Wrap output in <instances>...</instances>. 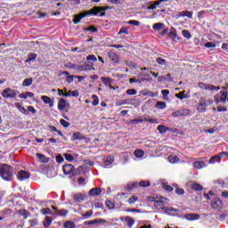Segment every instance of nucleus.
<instances>
[{
  "mask_svg": "<svg viewBox=\"0 0 228 228\" xmlns=\"http://www.w3.org/2000/svg\"><path fill=\"white\" fill-rule=\"evenodd\" d=\"M0 175L4 181H12V177H13V169L8 165H4L3 167H0Z\"/></svg>",
  "mask_w": 228,
  "mask_h": 228,
  "instance_id": "1",
  "label": "nucleus"
},
{
  "mask_svg": "<svg viewBox=\"0 0 228 228\" xmlns=\"http://www.w3.org/2000/svg\"><path fill=\"white\" fill-rule=\"evenodd\" d=\"M17 94H19V92H17L16 90L7 87L3 91L2 95L3 97H4V99H13L17 97Z\"/></svg>",
  "mask_w": 228,
  "mask_h": 228,
  "instance_id": "2",
  "label": "nucleus"
},
{
  "mask_svg": "<svg viewBox=\"0 0 228 228\" xmlns=\"http://www.w3.org/2000/svg\"><path fill=\"white\" fill-rule=\"evenodd\" d=\"M105 10H110V7L94 6L93 9H91V13L92 15H97L98 13H101L100 17H104L106 15V12H104Z\"/></svg>",
  "mask_w": 228,
  "mask_h": 228,
  "instance_id": "3",
  "label": "nucleus"
},
{
  "mask_svg": "<svg viewBox=\"0 0 228 228\" xmlns=\"http://www.w3.org/2000/svg\"><path fill=\"white\" fill-rule=\"evenodd\" d=\"M92 11H86L85 12H81L79 14H77L74 16L73 22L74 24H78V22H81V19H85L86 15H92Z\"/></svg>",
  "mask_w": 228,
  "mask_h": 228,
  "instance_id": "4",
  "label": "nucleus"
},
{
  "mask_svg": "<svg viewBox=\"0 0 228 228\" xmlns=\"http://www.w3.org/2000/svg\"><path fill=\"white\" fill-rule=\"evenodd\" d=\"M199 88H201V90H207V91H211V90H220V86H215L213 85H208L202 82H200L198 84Z\"/></svg>",
  "mask_w": 228,
  "mask_h": 228,
  "instance_id": "5",
  "label": "nucleus"
},
{
  "mask_svg": "<svg viewBox=\"0 0 228 228\" xmlns=\"http://www.w3.org/2000/svg\"><path fill=\"white\" fill-rule=\"evenodd\" d=\"M191 111L188 109L182 110H175L172 113V117H188Z\"/></svg>",
  "mask_w": 228,
  "mask_h": 228,
  "instance_id": "6",
  "label": "nucleus"
},
{
  "mask_svg": "<svg viewBox=\"0 0 228 228\" xmlns=\"http://www.w3.org/2000/svg\"><path fill=\"white\" fill-rule=\"evenodd\" d=\"M74 202H83V200H86V194L77 192L73 195Z\"/></svg>",
  "mask_w": 228,
  "mask_h": 228,
  "instance_id": "7",
  "label": "nucleus"
},
{
  "mask_svg": "<svg viewBox=\"0 0 228 228\" xmlns=\"http://www.w3.org/2000/svg\"><path fill=\"white\" fill-rule=\"evenodd\" d=\"M17 178L19 179V181H26V179H29V173L21 170L18 173Z\"/></svg>",
  "mask_w": 228,
  "mask_h": 228,
  "instance_id": "8",
  "label": "nucleus"
},
{
  "mask_svg": "<svg viewBox=\"0 0 228 228\" xmlns=\"http://www.w3.org/2000/svg\"><path fill=\"white\" fill-rule=\"evenodd\" d=\"M211 206L213 209H222V206H224V203L221 201L220 199H216L211 202Z\"/></svg>",
  "mask_w": 228,
  "mask_h": 228,
  "instance_id": "9",
  "label": "nucleus"
},
{
  "mask_svg": "<svg viewBox=\"0 0 228 228\" xmlns=\"http://www.w3.org/2000/svg\"><path fill=\"white\" fill-rule=\"evenodd\" d=\"M62 170L66 175H69V174L74 172V166L72 164L64 165Z\"/></svg>",
  "mask_w": 228,
  "mask_h": 228,
  "instance_id": "10",
  "label": "nucleus"
},
{
  "mask_svg": "<svg viewBox=\"0 0 228 228\" xmlns=\"http://www.w3.org/2000/svg\"><path fill=\"white\" fill-rule=\"evenodd\" d=\"M162 211L167 215H175L176 213H179V209H175L172 207H164L162 208Z\"/></svg>",
  "mask_w": 228,
  "mask_h": 228,
  "instance_id": "11",
  "label": "nucleus"
},
{
  "mask_svg": "<svg viewBox=\"0 0 228 228\" xmlns=\"http://www.w3.org/2000/svg\"><path fill=\"white\" fill-rule=\"evenodd\" d=\"M94 224H106V219H94L93 221L85 222V225H94Z\"/></svg>",
  "mask_w": 228,
  "mask_h": 228,
  "instance_id": "12",
  "label": "nucleus"
},
{
  "mask_svg": "<svg viewBox=\"0 0 228 228\" xmlns=\"http://www.w3.org/2000/svg\"><path fill=\"white\" fill-rule=\"evenodd\" d=\"M102 190L100 187L93 188L89 191V195L91 197H97V195H101Z\"/></svg>",
  "mask_w": 228,
  "mask_h": 228,
  "instance_id": "13",
  "label": "nucleus"
},
{
  "mask_svg": "<svg viewBox=\"0 0 228 228\" xmlns=\"http://www.w3.org/2000/svg\"><path fill=\"white\" fill-rule=\"evenodd\" d=\"M108 56L113 63H118V55L115 52H109Z\"/></svg>",
  "mask_w": 228,
  "mask_h": 228,
  "instance_id": "14",
  "label": "nucleus"
},
{
  "mask_svg": "<svg viewBox=\"0 0 228 228\" xmlns=\"http://www.w3.org/2000/svg\"><path fill=\"white\" fill-rule=\"evenodd\" d=\"M183 218H186V220H199V218H200V215H199V214H186V215H183Z\"/></svg>",
  "mask_w": 228,
  "mask_h": 228,
  "instance_id": "15",
  "label": "nucleus"
},
{
  "mask_svg": "<svg viewBox=\"0 0 228 228\" xmlns=\"http://www.w3.org/2000/svg\"><path fill=\"white\" fill-rule=\"evenodd\" d=\"M66 107H67V101H65V99L63 98H61L58 102V110L60 111H62V110H65Z\"/></svg>",
  "mask_w": 228,
  "mask_h": 228,
  "instance_id": "16",
  "label": "nucleus"
},
{
  "mask_svg": "<svg viewBox=\"0 0 228 228\" xmlns=\"http://www.w3.org/2000/svg\"><path fill=\"white\" fill-rule=\"evenodd\" d=\"M41 99L45 104H49L50 108L54 106V102H53L49 96H42Z\"/></svg>",
  "mask_w": 228,
  "mask_h": 228,
  "instance_id": "17",
  "label": "nucleus"
},
{
  "mask_svg": "<svg viewBox=\"0 0 228 228\" xmlns=\"http://www.w3.org/2000/svg\"><path fill=\"white\" fill-rule=\"evenodd\" d=\"M178 16L179 17H188V19H191V17H193V12L183 11V12H179Z\"/></svg>",
  "mask_w": 228,
  "mask_h": 228,
  "instance_id": "18",
  "label": "nucleus"
},
{
  "mask_svg": "<svg viewBox=\"0 0 228 228\" xmlns=\"http://www.w3.org/2000/svg\"><path fill=\"white\" fill-rule=\"evenodd\" d=\"M77 70L83 71V70H95V68L93 66H90L88 64H85L83 66H77Z\"/></svg>",
  "mask_w": 228,
  "mask_h": 228,
  "instance_id": "19",
  "label": "nucleus"
},
{
  "mask_svg": "<svg viewBox=\"0 0 228 228\" xmlns=\"http://www.w3.org/2000/svg\"><path fill=\"white\" fill-rule=\"evenodd\" d=\"M193 167L197 170H200V168H204L206 167V164L204 163V161H196L193 163Z\"/></svg>",
  "mask_w": 228,
  "mask_h": 228,
  "instance_id": "20",
  "label": "nucleus"
},
{
  "mask_svg": "<svg viewBox=\"0 0 228 228\" xmlns=\"http://www.w3.org/2000/svg\"><path fill=\"white\" fill-rule=\"evenodd\" d=\"M198 110L200 111V113H204L206 111V101H200L198 104Z\"/></svg>",
  "mask_w": 228,
  "mask_h": 228,
  "instance_id": "21",
  "label": "nucleus"
},
{
  "mask_svg": "<svg viewBox=\"0 0 228 228\" xmlns=\"http://www.w3.org/2000/svg\"><path fill=\"white\" fill-rule=\"evenodd\" d=\"M35 60H37V53H31L28 55V59L25 61V63L35 61Z\"/></svg>",
  "mask_w": 228,
  "mask_h": 228,
  "instance_id": "22",
  "label": "nucleus"
},
{
  "mask_svg": "<svg viewBox=\"0 0 228 228\" xmlns=\"http://www.w3.org/2000/svg\"><path fill=\"white\" fill-rule=\"evenodd\" d=\"M36 156L38 158V159H40L42 163L49 162V159H47L44 154L37 153Z\"/></svg>",
  "mask_w": 228,
  "mask_h": 228,
  "instance_id": "23",
  "label": "nucleus"
},
{
  "mask_svg": "<svg viewBox=\"0 0 228 228\" xmlns=\"http://www.w3.org/2000/svg\"><path fill=\"white\" fill-rule=\"evenodd\" d=\"M221 98H220V101L221 102H227V98H228V92L227 91H221Z\"/></svg>",
  "mask_w": 228,
  "mask_h": 228,
  "instance_id": "24",
  "label": "nucleus"
},
{
  "mask_svg": "<svg viewBox=\"0 0 228 228\" xmlns=\"http://www.w3.org/2000/svg\"><path fill=\"white\" fill-rule=\"evenodd\" d=\"M145 154V152L142 150H135L134 151V156H135V158H143V155Z\"/></svg>",
  "mask_w": 228,
  "mask_h": 228,
  "instance_id": "25",
  "label": "nucleus"
},
{
  "mask_svg": "<svg viewBox=\"0 0 228 228\" xmlns=\"http://www.w3.org/2000/svg\"><path fill=\"white\" fill-rule=\"evenodd\" d=\"M164 206H165V203L162 200H156L154 203V207L157 209H163V208H165Z\"/></svg>",
  "mask_w": 228,
  "mask_h": 228,
  "instance_id": "26",
  "label": "nucleus"
},
{
  "mask_svg": "<svg viewBox=\"0 0 228 228\" xmlns=\"http://www.w3.org/2000/svg\"><path fill=\"white\" fill-rule=\"evenodd\" d=\"M125 222L127 224L128 227H133V225H134V220L130 216H126Z\"/></svg>",
  "mask_w": 228,
  "mask_h": 228,
  "instance_id": "27",
  "label": "nucleus"
},
{
  "mask_svg": "<svg viewBox=\"0 0 228 228\" xmlns=\"http://www.w3.org/2000/svg\"><path fill=\"white\" fill-rule=\"evenodd\" d=\"M191 188L194 191H201V190L203 189L202 188V185L199 184V183H192L191 185Z\"/></svg>",
  "mask_w": 228,
  "mask_h": 228,
  "instance_id": "28",
  "label": "nucleus"
},
{
  "mask_svg": "<svg viewBox=\"0 0 228 228\" xmlns=\"http://www.w3.org/2000/svg\"><path fill=\"white\" fill-rule=\"evenodd\" d=\"M169 163H177L179 161V157L175 155H171L167 158Z\"/></svg>",
  "mask_w": 228,
  "mask_h": 228,
  "instance_id": "29",
  "label": "nucleus"
},
{
  "mask_svg": "<svg viewBox=\"0 0 228 228\" xmlns=\"http://www.w3.org/2000/svg\"><path fill=\"white\" fill-rule=\"evenodd\" d=\"M157 129H158L159 133H161V134L167 133V131H170V128H168L163 125H159Z\"/></svg>",
  "mask_w": 228,
  "mask_h": 228,
  "instance_id": "30",
  "label": "nucleus"
},
{
  "mask_svg": "<svg viewBox=\"0 0 228 228\" xmlns=\"http://www.w3.org/2000/svg\"><path fill=\"white\" fill-rule=\"evenodd\" d=\"M185 94H186V91H183L179 94H176L175 97H177V99H181V101H183V99H187L188 98V95H186Z\"/></svg>",
  "mask_w": 228,
  "mask_h": 228,
  "instance_id": "31",
  "label": "nucleus"
},
{
  "mask_svg": "<svg viewBox=\"0 0 228 228\" xmlns=\"http://www.w3.org/2000/svg\"><path fill=\"white\" fill-rule=\"evenodd\" d=\"M53 222V219L50 216H46L45 222H43L45 228L49 227Z\"/></svg>",
  "mask_w": 228,
  "mask_h": 228,
  "instance_id": "32",
  "label": "nucleus"
},
{
  "mask_svg": "<svg viewBox=\"0 0 228 228\" xmlns=\"http://www.w3.org/2000/svg\"><path fill=\"white\" fill-rule=\"evenodd\" d=\"M113 161H115V158L114 157H108L105 161H104V165L106 167L111 165L113 163Z\"/></svg>",
  "mask_w": 228,
  "mask_h": 228,
  "instance_id": "33",
  "label": "nucleus"
},
{
  "mask_svg": "<svg viewBox=\"0 0 228 228\" xmlns=\"http://www.w3.org/2000/svg\"><path fill=\"white\" fill-rule=\"evenodd\" d=\"M85 136L81 134L79 132H76L73 134V139L74 140H84Z\"/></svg>",
  "mask_w": 228,
  "mask_h": 228,
  "instance_id": "34",
  "label": "nucleus"
},
{
  "mask_svg": "<svg viewBox=\"0 0 228 228\" xmlns=\"http://www.w3.org/2000/svg\"><path fill=\"white\" fill-rule=\"evenodd\" d=\"M86 61H88V63H92V65H94V62L92 61H97V57L95 55H88L86 57Z\"/></svg>",
  "mask_w": 228,
  "mask_h": 228,
  "instance_id": "35",
  "label": "nucleus"
},
{
  "mask_svg": "<svg viewBox=\"0 0 228 228\" xmlns=\"http://www.w3.org/2000/svg\"><path fill=\"white\" fill-rule=\"evenodd\" d=\"M30 85H33V78H26L22 83V86H30Z\"/></svg>",
  "mask_w": 228,
  "mask_h": 228,
  "instance_id": "36",
  "label": "nucleus"
},
{
  "mask_svg": "<svg viewBox=\"0 0 228 228\" xmlns=\"http://www.w3.org/2000/svg\"><path fill=\"white\" fill-rule=\"evenodd\" d=\"M220 159H222L220 155H216L209 159L208 163L213 164L215 161H220Z\"/></svg>",
  "mask_w": 228,
  "mask_h": 228,
  "instance_id": "37",
  "label": "nucleus"
},
{
  "mask_svg": "<svg viewBox=\"0 0 228 228\" xmlns=\"http://www.w3.org/2000/svg\"><path fill=\"white\" fill-rule=\"evenodd\" d=\"M182 35L183 37H184V38H187V40H190V38H191V34L188 30H183Z\"/></svg>",
  "mask_w": 228,
  "mask_h": 228,
  "instance_id": "38",
  "label": "nucleus"
},
{
  "mask_svg": "<svg viewBox=\"0 0 228 228\" xmlns=\"http://www.w3.org/2000/svg\"><path fill=\"white\" fill-rule=\"evenodd\" d=\"M139 186H141L142 188H149V186H151V182L141 181Z\"/></svg>",
  "mask_w": 228,
  "mask_h": 228,
  "instance_id": "39",
  "label": "nucleus"
},
{
  "mask_svg": "<svg viewBox=\"0 0 228 228\" xmlns=\"http://www.w3.org/2000/svg\"><path fill=\"white\" fill-rule=\"evenodd\" d=\"M105 206L106 208H108L109 209H115V204L113 202H111L110 200H107L105 202Z\"/></svg>",
  "mask_w": 228,
  "mask_h": 228,
  "instance_id": "40",
  "label": "nucleus"
},
{
  "mask_svg": "<svg viewBox=\"0 0 228 228\" xmlns=\"http://www.w3.org/2000/svg\"><path fill=\"white\" fill-rule=\"evenodd\" d=\"M205 47L211 49V51H213V49H215V47H216V45H215V43L213 42H208L205 44Z\"/></svg>",
  "mask_w": 228,
  "mask_h": 228,
  "instance_id": "41",
  "label": "nucleus"
},
{
  "mask_svg": "<svg viewBox=\"0 0 228 228\" xmlns=\"http://www.w3.org/2000/svg\"><path fill=\"white\" fill-rule=\"evenodd\" d=\"M76 226V224H74V222L71 221H67L64 224V228H74Z\"/></svg>",
  "mask_w": 228,
  "mask_h": 228,
  "instance_id": "42",
  "label": "nucleus"
},
{
  "mask_svg": "<svg viewBox=\"0 0 228 228\" xmlns=\"http://www.w3.org/2000/svg\"><path fill=\"white\" fill-rule=\"evenodd\" d=\"M134 202H138V198L136 195H133L128 199V203L134 204Z\"/></svg>",
  "mask_w": 228,
  "mask_h": 228,
  "instance_id": "43",
  "label": "nucleus"
},
{
  "mask_svg": "<svg viewBox=\"0 0 228 228\" xmlns=\"http://www.w3.org/2000/svg\"><path fill=\"white\" fill-rule=\"evenodd\" d=\"M157 63H159V65H167V60L159 57L156 59Z\"/></svg>",
  "mask_w": 228,
  "mask_h": 228,
  "instance_id": "44",
  "label": "nucleus"
},
{
  "mask_svg": "<svg viewBox=\"0 0 228 228\" xmlns=\"http://www.w3.org/2000/svg\"><path fill=\"white\" fill-rule=\"evenodd\" d=\"M93 99V106H97L99 104V97L95 94L92 96Z\"/></svg>",
  "mask_w": 228,
  "mask_h": 228,
  "instance_id": "45",
  "label": "nucleus"
},
{
  "mask_svg": "<svg viewBox=\"0 0 228 228\" xmlns=\"http://www.w3.org/2000/svg\"><path fill=\"white\" fill-rule=\"evenodd\" d=\"M18 110L20 111V113H23V115H28V110L22 105L18 103Z\"/></svg>",
  "mask_w": 228,
  "mask_h": 228,
  "instance_id": "46",
  "label": "nucleus"
},
{
  "mask_svg": "<svg viewBox=\"0 0 228 228\" xmlns=\"http://www.w3.org/2000/svg\"><path fill=\"white\" fill-rule=\"evenodd\" d=\"M150 122L151 124H156V119L151 118L149 117H144L142 122Z\"/></svg>",
  "mask_w": 228,
  "mask_h": 228,
  "instance_id": "47",
  "label": "nucleus"
},
{
  "mask_svg": "<svg viewBox=\"0 0 228 228\" xmlns=\"http://www.w3.org/2000/svg\"><path fill=\"white\" fill-rule=\"evenodd\" d=\"M68 213L69 211H67L66 209H61L57 211V215H60V216H67Z\"/></svg>",
  "mask_w": 228,
  "mask_h": 228,
  "instance_id": "48",
  "label": "nucleus"
},
{
  "mask_svg": "<svg viewBox=\"0 0 228 228\" xmlns=\"http://www.w3.org/2000/svg\"><path fill=\"white\" fill-rule=\"evenodd\" d=\"M124 33L125 35H129V29L127 28H121L118 35H122Z\"/></svg>",
  "mask_w": 228,
  "mask_h": 228,
  "instance_id": "49",
  "label": "nucleus"
},
{
  "mask_svg": "<svg viewBox=\"0 0 228 228\" xmlns=\"http://www.w3.org/2000/svg\"><path fill=\"white\" fill-rule=\"evenodd\" d=\"M125 63L127 65V67H132L133 69L136 68V63L131 61H125Z\"/></svg>",
  "mask_w": 228,
  "mask_h": 228,
  "instance_id": "50",
  "label": "nucleus"
},
{
  "mask_svg": "<svg viewBox=\"0 0 228 228\" xmlns=\"http://www.w3.org/2000/svg\"><path fill=\"white\" fill-rule=\"evenodd\" d=\"M163 28V23H155L153 25V29H156L157 31H159Z\"/></svg>",
  "mask_w": 228,
  "mask_h": 228,
  "instance_id": "51",
  "label": "nucleus"
},
{
  "mask_svg": "<svg viewBox=\"0 0 228 228\" xmlns=\"http://www.w3.org/2000/svg\"><path fill=\"white\" fill-rule=\"evenodd\" d=\"M60 123L61 124V126H63V127H69L70 126V123L66 121L65 119H61Z\"/></svg>",
  "mask_w": 228,
  "mask_h": 228,
  "instance_id": "52",
  "label": "nucleus"
},
{
  "mask_svg": "<svg viewBox=\"0 0 228 228\" xmlns=\"http://www.w3.org/2000/svg\"><path fill=\"white\" fill-rule=\"evenodd\" d=\"M64 157L67 161H74V157L69 153L64 154Z\"/></svg>",
  "mask_w": 228,
  "mask_h": 228,
  "instance_id": "53",
  "label": "nucleus"
},
{
  "mask_svg": "<svg viewBox=\"0 0 228 228\" xmlns=\"http://www.w3.org/2000/svg\"><path fill=\"white\" fill-rule=\"evenodd\" d=\"M157 106H159L160 110H165V108H167V104L163 102H158Z\"/></svg>",
  "mask_w": 228,
  "mask_h": 228,
  "instance_id": "54",
  "label": "nucleus"
},
{
  "mask_svg": "<svg viewBox=\"0 0 228 228\" xmlns=\"http://www.w3.org/2000/svg\"><path fill=\"white\" fill-rule=\"evenodd\" d=\"M86 31H91V33H97V28L91 26L86 28Z\"/></svg>",
  "mask_w": 228,
  "mask_h": 228,
  "instance_id": "55",
  "label": "nucleus"
},
{
  "mask_svg": "<svg viewBox=\"0 0 228 228\" xmlns=\"http://www.w3.org/2000/svg\"><path fill=\"white\" fill-rule=\"evenodd\" d=\"M41 213H42L43 215H51V208H43V209L41 210Z\"/></svg>",
  "mask_w": 228,
  "mask_h": 228,
  "instance_id": "56",
  "label": "nucleus"
},
{
  "mask_svg": "<svg viewBox=\"0 0 228 228\" xmlns=\"http://www.w3.org/2000/svg\"><path fill=\"white\" fill-rule=\"evenodd\" d=\"M94 215V210H88L86 213L83 214L82 216L84 217H90Z\"/></svg>",
  "mask_w": 228,
  "mask_h": 228,
  "instance_id": "57",
  "label": "nucleus"
},
{
  "mask_svg": "<svg viewBox=\"0 0 228 228\" xmlns=\"http://www.w3.org/2000/svg\"><path fill=\"white\" fill-rule=\"evenodd\" d=\"M127 95H136L137 92L134 89L126 90Z\"/></svg>",
  "mask_w": 228,
  "mask_h": 228,
  "instance_id": "58",
  "label": "nucleus"
},
{
  "mask_svg": "<svg viewBox=\"0 0 228 228\" xmlns=\"http://www.w3.org/2000/svg\"><path fill=\"white\" fill-rule=\"evenodd\" d=\"M128 24H131L132 26H140V21L133 20H129Z\"/></svg>",
  "mask_w": 228,
  "mask_h": 228,
  "instance_id": "59",
  "label": "nucleus"
},
{
  "mask_svg": "<svg viewBox=\"0 0 228 228\" xmlns=\"http://www.w3.org/2000/svg\"><path fill=\"white\" fill-rule=\"evenodd\" d=\"M163 188H164V190H167V191H174V187H172L170 185L164 184Z\"/></svg>",
  "mask_w": 228,
  "mask_h": 228,
  "instance_id": "60",
  "label": "nucleus"
},
{
  "mask_svg": "<svg viewBox=\"0 0 228 228\" xmlns=\"http://www.w3.org/2000/svg\"><path fill=\"white\" fill-rule=\"evenodd\" d=\"M110 81L111 79L110 77L102 78V82L104 83V85H106V86H110Z\"/></svg>",
  "mask_w": 228,
  "mask_h": 228,
  "instance_id": "61",
  "label": "nucleus"
},
{
  "mask_svg": "<svg viewBox=\"0 0 228 228\" xmlns=\"http://www.w3.org/2000/svg\"><path fill=\"white\" fill-rule=\"evenodd\" d=\"M175 191L178 195H184V189L176 188Z\"/></svg>",
  "mask_w": 228,
  "mask_h": 228,
  "instance_id": "62",
  "label": "nucleus"
},
{
  "mask_svg": "<svg viewBox=\"0 0 228 228\" xmlns=\"http://www.w3.org/2000/svg\"><path fill=\"white\" fill-rule=\"evenodd\" d=\"M142 122H143V119H142V118H140V119H132L130 121L131 124H140Z\"/></svg>",
  "mask_w": 228,
  "mask_h": 228,
  "instance_id": "63",
  "label": "nucleus"
},
{
  "mask_svg": "<svg viewBox=\"0 0 228 228\" xmlns=\"http://www.w3.org/2000/svg\"><path fill=\"white\" fill-rule=\"evenodd\" d=\"M28 111H30L33 115H35V113H37V110H35V107H33V106H28Z\"/></svg>",
  "mask_w": 228,
  "mask_h": 228,
  "instance_id": "64",
  "label": "nucleus"
}]
</instances>
